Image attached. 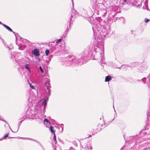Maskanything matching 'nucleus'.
Masks as SVG:
<instances>
[{"mask_svg": "<svg viewBox=\"0 0 150 150\" xmlns=\"http://www.w3.org/2000/svg\"><path fill=\"white\" fill-rule=\"evenodd\" d=\"M125 2H126V1H127V0H123Z\"/></svg>", "mask_w": 150, "mask_h": 150, "instance_id": "a211bd4d", "label": "nucleus"}, {"mask_svg": "<svg viewBox=\"0 0 150 150\" xmlns=\"http://www.w3.org/2000/svg\"><path fill=\"white\" fill-rule=\"evenodd\" d=\"M92 135H93V133H92Z\"/></svg>", "mask_w": 150, "mask_h": 150, "instance_id": "412c9836", "label": "nucleus"}, {"mask_svg": "<svg viewBox=\"0 0 150 150\" xmlns=\"http://www.w3.org/2000/svg\"><path fill=\"white\" fill-rule=\"evenodd\" d=\"M39 68H40V71H41V72L42 73H43L44 72V71H43V70L42 67L41 66H40Z\"/></svg>", "mask_w": 150, "mask_h": 150, "instance_id": "9d476101", "label": "nucleus"}, {"mask_svg": "<svg viewBox=\"0 0 150 150\" xmlns=\"http://www.w3.org/2000/svg\"><path fill=\"white\" fill-rule=\"evenodd\" d=\"M101 126L102 125H99L97 126L96 128V129L97 133L98 132H99L102 129Z\"/></svg>", "mask_w": 150, "mask_h": 150, "instance_id": "f03ea898", "label": "nucleus"}, {"mask_svg": "<svg viewBox=\"0 0 150 150\" xmlns=\"http://www.w3.org/2000/svg\"><path fill=\"white\" fill-rule=\"evenodd\" d=\"M3 26L5 27V28H6L8 30H9L11 32H12V30L9 27L7 26V25L3 24Z\"/></svg>", "mask_w": 150, "mask_h": 150, "instance_id": "20e7f679", "label": "nucleus"}, {"mask_svg": "<svg viewBox=\"0 0 150 150\" xmlns=\"http://www.w3.org/2000/svg\"><path fill=\"white\" fill-rule=\"evenodd\" d=\"M32 53L35 56L37 57L39 56L40 55L39 51L37 49H35L33 50Z\"/></svg>", "mask_w": 150, "mask_h": 150, "instance_id": "f257e3e1", "label": "nucleus"}, {"mask_svg": "<svg viewBox=\"0 0 150 150\" xmlns=\"http://www.w3.org/2000/svg\"><path fill=\"white\" fill-rule=\"evenodd\" d=\"M92 135L91 134H90L89 135H88V136H87L86 138H88L90 137H91Z\"/></svg>", "mask_w": 150, "mask_h": 150, "instance_id": "dca6fc26", "label": "nucleus"}, {"mask_svg": "<svg viewBox=\"0 0 150 150\" xmlns=\"http://www.w3.org/2000/svg\"><path fill=\"white\" fill-rule=\"evenodd\" d=\"M149 19H147V18H145V22L146 23H147L148 22H149Z\"/></svg>", "mask_w": 150, "mask_h": 150, "instance_id": "f8f14e48", "label": "nucleus"}, {"mask_svg": "<svg viewBox=\"0 0 150 150\" xmlns=\"http://www.w3.org/2000/svg\"><path fill=\"white\" fill-rule=\"evenodd\" d=\"M54 139H55V138H56V136H55V133H54Z\"/></svg>", "mask_w": 150, "mask_h": 150, "instance_id": "f3484780", "label": "nucleus"}, {"mask_svg": "<svg viewBox=\"0 0 150 150\" xmlns=\"http://www.w3.org/2000/svg\"><path fill=\"white\" fill-rule=\"evenodd\" d=\"M43 102L44 103V104H44V106H45V105H46V104H47V103H46V100H44V101H43Z\"/></svg>", "mask_w": 150, "mask_h": 150, "instance_id": "2eb2a0df", "label": "nucleus"}, {"mask_svg": "<svg viewBox=\"0 0 150 150\" xmlns=\"http://www.w3.org/2000/svg\"><path fill=\"white\" fill-rule=\"evenodd\" d=\"M45 53L47 55H48L50 53L49 50H46L45 51Z\"/></svg>", "mask_w": 150, "mask_h": 150, "instance_id": "6e6552de", "label": "nucleus"}, {"mask_svg": "<svg viewBox=\"0 0 150 150\" xmlns=\"http://www.w3.org/2000/svg\"><path fill=\"white\" fill-rule=\"evenodd\" d=\"M45 85L46 86V87H47V89L48 90V91H47L48 93L50 92L51 90H50V87L47 86L46 83H45Z\"/></svg>", "mask_w": 150, "mask_h": 150, "instance_id": "423d86ee", "label": "nucleus"}, {"mask_svg": "<svg viewBox=\"0 0 150 150\" xmlns=\"http://www.w3.org/2000/svg\"><path fill=\"white\" fill-rule=\"evenodd\" d=\"M29 85L30 87L32 88L33 89H34L35 88L34 86L32 85L30 83H29Z\"/></svg>", "mask_w": 150, "mask_h": 150, "instance_id": "1a4fd4ad", "label": "nucleus"}, {"mask_svg": "<svg viewBox=\"0 0 150 150\" xmlns=\"http://www.w3.org/2000/svg\"><path fill=\"white\" fill-rule=\"evenodd\" d=\"M8 134H6L4 136V139H5L6 137H8Z\"/></svg>", "mask_w": 150, "mask_h": 150, "instance_id": "ddd939ff", "label": "nucleus"}, {"mask_svg": "<svg viewBox=\"0 0 150 150\" xmlns=\"http://www.w3.org/2000/svg\"><path fill=\"white\" fill-rule=\"evenodd\" d=\"M112 77L110 76H108L105 77V81H109L111 79Z\"/></svg>", "mask_w": 150, "mask_h": 150, "instance_id": "7ed1b4c3", "label": "nucleus"}, {"mask_svg": "<svg viewBox=\"0 0 150 150\" xmlns=\"http://www.w3.org/2000/svg\"><path fill=\"white\" fill-rule=\"evenodd\" d=\"M0 24H2V23L1 21H0Z\"/></svg>", "mask_w": 150, "mask_h": 150, "instance_id": "aec40b11", "label": "nucleus"}, {"mask_svg": "<svg viewBox=\"0 0 150 150\" xmlns=\"http://www.w3.org/2000/svg\"><path fill=\"white\" fill-rule=\"evenodd\" d=\"M62 39H59L58 40L57 42H56V43H57L59 42H60L61 41H62Z\"/></svg>", "mask_w": 150, "mask_h": 150, "instance_id": "9b49d317", "label": "nucleus"}, {"mask_svg": "<svg viewBox=\"0 0 150 150\" xmlns=\"http://www.w3.org/2000/svg\"><path fill=\"white\" fill-rule=\"evenodd\" d=\"M50 130L52 133H55V131L54 130V127H53L51 126L50 127Z\"/></svg>", "mask_w": 150, "mask_h": 150, "instance_id": "39448f33", "label": "nucleus"}, {"mask_svg": "<svg viewBox=\"0 0 150 150\" xmlns=\"http://www.w3.org/2000/svg\"><path fill=\"white\" fill-rule=\"evenodd\" d=\"M54 140L56 142H57L56 141V138H55V139H54Z\"/></svg>", "mask_w": 150, "mask_h": 150, "instance_id": "6ab92c4d", "label": "nucleus"}, {"mask_svg": "<svg viewBox=\"0 0 150 150\" xmlns=\"http://www.w3.org/2000/svg\"><path fill=\"white\" fill-rule=\"evenodd\" d=\"M25 67L26 69H28L29 71H30V70L28 65V64H26L25 65Z\"/></svg>", "mask_w": 150, "mask_h": 150, "instance_id": "0eeeda50", "label": "nucleus"}, {"mask_svg": "<svg viewBox=\"0 0 150 150\" xmlns=\"http://www.w3.org/2000/svg\"><path fill=\"white\" fill-rule=\"evenodd\" d=\"M44 121H46L47 123H48L49 122L48 120L47 119H46V118L45 119Z\"/></svg>", "mask_w": 150, "mask_h": 150, "instance_id": "4468645a", "label": "nucleus"}]
</instances>
